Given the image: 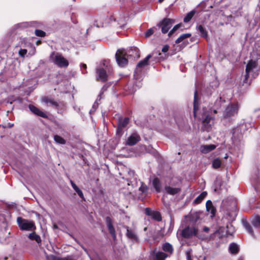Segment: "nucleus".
<instances>
[{"label":"nucleus","mask_w":260,"mask_h":260,"mask_svg":"<svg viewBox=\"0 0 260 260\" xmlns=\"http://www.w3.org/2000/svg\"><path fill=\"white\" fill-rule=\"evenodd\" d=\"M101 95H102V93H101L99 95L97 99L96 100L95 102L93 104V105L92 106L93 111H94L96 110V108L98 107V105L99 104V101H100L101 100V98H101Z\"/></svg>","instance_id":"e433bc0d"},{"label":"nucleus","mask_w":260,"mask_h":260,"mask_svg":"<svg viewBox=\"0 0 260 260\" xmlns=\"http://www.w3.org/2000/svg\"><path fill=\"white\" fill-rule=\"evenodd\" d=\"M174 23V20L173 19L166 18L158 23L157 26L161 28V32L163 34H166L172 27Z\"/></svg>","instance_id":"9b49d317"},{"label":"nucleus","mask_w":260,"mask_h":260,"mask_svg":"<svg viewBox=\"0 0 260 260\" xmlns=\"http://www.w3.org/2000/svg\"><path fill=\"white\" fill-rule=\"evenodd\" d=\"M152 185L157 192H159L161 190V185L160 180L157 178H155L152 180Z\"/></svg>","instance_id":"4be33fe9"},{"label":"nucleus","mask_w":260,"mask_h":260,"mask_svg":"<svg viewBox=\"0 0 260 260\" xmlns=\"http://www.w3.org/2000/svg\"><path fill=\"white\" fill-rule=\"evenodd\" d=\"M61 258L54 255H52L50 257L51 260H61Z\"/></svg>","instance_id":"49530a36"},{"label":"nucleus","mask_w":260,"mask_h":260,"mask_svg":"<svg viewBox=\"0 0 260 260\" xmlns=\"http://www.w3.org/2000/svg\"><path fill=\"white\" fill-rule=\"evenodd\" d=\"M42 101L45 103L48 106H51L54 108H57L58 105L53 99L49 97H44Z\"/></svg>","instance_id":"412c9836"},{"label":"nucleus","mask_w":260,"mask_h":260,"mask_svg":"<svg viewBox=\"0 0 260 260\" xmlns=\"http://www.w3.org/2000/svg\"><path fill=\"white\" fill-rule=\"evenodd\" d=\"M13 125V124H9L8 126L9 127H11Z\"/></svg>","instance_id":"3c124183"},{"label":"nucleus","mask_w":260,"mask_h":260,"mask_svg":"<svg viewBox=\"0 0 260 260\" xmlns=\"http://www.w3.org/2000/svg\"><path fill=\"white\" fill-rule=\"evenodd\" d=\"M35 34L37 36L42 37H44L45 36L46 33L41 30L36 29L35 30Z\"/></svg>","instance_id":"58836bf2"},{"label":"nucleus","mask_w":260,"mask_h":260,"mask_svg":"<svg viewBox=\"0 0 260 260\" xmlns=\"http://www.w3.org/2000/svg\"><path fill=\"white\" fill-rule=\"evenodd\" d=\"M181 235L183 237L186 239L196 236L199 238H203L201 236L198 234V230L194 226H187L181 231Z\"/></svg>","instance_id":"1a4fd4ad"},{"label":"nucleus","mask_w":260,"mask_h":260,"mask_svg":"<svg viewBox=\"0 0 260 260\" xmlns=\"http://www.w3.org/2000/svg\"><path fill=\"white\" fill-rule=\"evenodd\" d=\"M191 249H188L186 251L185 254L187 260H192L191 255Z\"/></svg>","instance_id":"ea45409f"},{"label":"nucleus","mask_w":260,"mask_h":260,"mask_svg":"<svg viewBox=\"0 0 260 260\" xmlns=\"http://www.w3.org/2000/svg\"><path fill=\"white\" fill-rule=\"evenodd\" d=\"M28 107H29V109L30 110V111L32 113H34L35 114L38 115L39 116H41L42 117H44V118L47 117L46 114L44 112L41 111L40 109H39L38 108L36 107L35 106H34L32 105H29Z\"/></svg>","instance_id":"6ab92c4d"},{"label":"nucleus","mask_w":260,"mask_h":260,"mask_svg":"<svg viewBox=\"0 0 260 260\" xmlns=\"http://www.w3.org/2000/svg\"><path fill=\"white\" fill-rule=\"evenodd\" d=\"M54 140L56 143L59 144L63 145L66 143V141L63 138L57 135L54 136Z\"/></svg>","instance_id":"2f4dec72"},{"label":"nucleus","mask_w":260,"mask_h":260,"mask_svg":"<svg viewBox=\"0 0 260 260\" xmlns=\"http://www.w3.org/2000/svg\"><path fill=\"white\" fill-rule=\"evenodd\" d=\"M169 46L168 45H165L162 47L161 51L162 52L166 53L169 50Z\"/></svg>","instance_id":"a18cd8bd"},{"label":"nucleus","mask_w":260,"mask_h":260,"mask_svg":"<svg viewBox=\"0 0 260 260\" xmlns=\"http://www.w3.org/2000/svg\"><path fill=\"white\" fill-rule=\"evenodd\" d=\"M151 57L152 55L149 54L143 60L140 61L138 63L134 75V78L136 80H139L141 78L142 69L148 64V61Z\"/></svg>","instance_id":"6e6552de"},{"label":"nucleus","mask_w":260,"mask_h":260,"mask_svg":"<svg viewBox=\"0 0 260 260\" xmlns=\"http://www.w3.org/2000/svg\"><path fill=\"white\" fill-rule=\"evenodd\" d=\"M27 53V50L25 49H21L19 51V54L21 57H24Z\"/></svg>","instance_id":"a19ab883"},{"label":"nucleus","mask_w":260,"mask_h":260,"mask_svg":"<svg viewBox=\"0 0 260 260\" xmlns=\"http://www.w3.org/2000/svg\"><path fill=\"white\" fill-rule=\"evenodd\" d=\"M198 108V99L197 91L194 92V103H193V112L194 117L196 116V110Z\"/></svg>","instance_id":"c85d7f7f"},{"label":"nucleus","mask_w":260,"mask_h":260,"mask_svg":"<svg viewBox=\"0 0 260 260\" xmlns=\"http://www.w3.org/2000/svg\"><path fill=\"white\" fill-rule=\"evenodd\" d=\"M106 222L107 225V227H108V229L110 234H111V236L112 237L113 239L114 240H115L116 239L115 230L114 226H113L112 220L111 218L110 217L107 216L106 218Z\"/></svg>","instance_id":"f3484780"},{"label":"nucleus","mask_w":260,"mask_h":260,"mask_svg":"<svg viewBox=\"0 0 260 260\" xmlns=\"http://www.w3.org/2000/svg\"><path fill=\"white\" fill-rule=\"evenodd\" d=\"M152 212H153L151 211V210L149 208H146L145 210V213L147 215L152 216Z\"/></svg>","instance_id":"79ce46f5"},{"label":"nucleus","mask_w":260,"mask_h":260,"mask_svg":"<svg viewBox=\"0 0 260 260\" xmlns=\"http://www.w3.org/2000/svg\"><path fill=\"white\" fill-rule=\"evenodd\" d=\"M181 26V24H178L174 26V27L170 30V31L168 34L169 37H171L172 34H173Z\"/></svg>","instance_id":"4c0bfd02"},{"label":"nucleus","mask_w":260,"mask_h":260,"mask_svg":"<svg viewBox=\"0 0 260 260\" xmlns=\"http://www.w3.org/2000/svg\"><path fill=\"white\" fill-rule=\"evenodd\" d=\"M224 102V100H222L221 98L220 97L216 100L213 107L209 108L208 110L210 111L211 114H216L218 113V110L221 108L222 105Z\"/></svg>","instance_id":"4468645a"},{"label":"nucleus","mask_w":260,"mask_h":260,"mask_svg":"<svg viewBox=\"0 0 260 260\" xmlns=\"http://www.w3.org/2000/svg\"><path fill=\"white\" fill-rule=\"evenodd\" d=\"M239 250L238 245L235 243H233L230 244L229 247V251L231 253L236 254H237Z\"/></svg>","instance_id":"a878e982"},{"label":"nucleus","mask_w":260,"mask_h":260,"mask_svg":"<svg viewBox=\"0 0 260 260\" xmlns=\"http://www.w3.org/2000/svg\"><path fill=\"white\" fill-rule=\"evenodd\" d=\"M257 63L256 61L252 59L250 60L247 63L246 68L245 80H247L251 73L253 78H255L257 74L255 73V71L257 68Z\"/></svg>","instance_id":"9d476101"},{"label":"nucleus","mask_w":260,"mask_h":260,"mask_svg":"<svg viewBox=\"0 0 260 260\" xmlns=\"http://www.w3.org/2000/svg\"><path fill=\"white\" fill-rule=\"evenodd\" d=\"M80 68H81V70L82 71V72L83 74H85L86 72H84L83 71V70H86V68H87V66H86V64H84V63H81V65H80Z\"/></svg>","instance_id":"c03bdc74"},{"label":"nucleus","mask_w":260,"mask_h":260,"mask_svg":"<svg viewBox=\"0 0 260 260\" xmlns=\"http://www.w3.org/2000/svg\"><path fill=\"white\" fill-rule=\"evenodd\" d=\"M129 56H133L134 58L139 57V50L137 48L129 49L128 52L124 49H118L115 54L116 61L119 66L124 67L128 63Z\"/></svg>","instance_id":"f257e3e1"},{"label":"nucleus","mask_w":260,"mask_h":260,"mask_svg":"<svg viewBox=\"0 0 260 260\" xmlns=\"http://www.w3.org/2000/svg\"><path fill=\"white\" fill-rule=\"evenodd\" d=\"M28 238L31 240H35L38 244L41 242L40 236L36 234L35 232L30 233L28 235Z\"/></svg>","instance_id":"bb28decb"},{"label":"nucleus","mask_w":260,"mask_h":260,"mask_svg":"<svg viewBox=\"0 0 260 260\" xmlns=\"http://www.w3.org/2000/svg\"><path fill=\"white\" fill-rule=\"evenodd\" d=\"M198 29L200 33V36L203 38H207L208 32L205 28L202 25H199L198 26Z\"/></svg>","instance_id":"cd10ccee"},{"label":"nucleus","mask_w":260,"mask_h":260,"mask_svg":"<svg viewBox=\"0 0 260 260\" xmlns=\"http://www.w3.org/2000/svg\"><path fill=\"white\" fill-rule=\"evenodd\" d=\"M191 36L190 34H184L181 35L176 41L175 43L176 44H179L182 42H183L184 40L188 39Z\"/></svg>","instance_id":"c756f323"},{"label":"nucleus","mask_w":260,"mask_h":260,"mask_svg":"<svg viewBox=\"0 0 260 260\" xmlns=\"http://www.w3.org/2000/svg\"><path fill=\"white\" fill-rule=\"evenodd\" d=\"M209 229L208 227L205 226V227H204V228H203V231H204V232H208V231H209Z\"/></svg>","instance_id":"de8ad7c7"},{"label":"nucleus","mask_w":260,"mask_h":260,"mask_svg":"<svg viewBox=\"0 0 260 260\" xmlns=\"http://www.w3.org/2000/svg\"><path fill=\"white\" fill-rule=\"evenodd\" d=\"M105 69L100 67L96 69L98 80L106 81L108 80V74L107 72H110V67L108 65V61L104 60L103 62Z\"/></svg>","instance_id":"0eeeda50"},{"label":"nucleus","mask_w":260,"mask_h":260,"mask_svg":"<svg viewBox=\"0 0 260 260\" xmlns=\"http://www.w3.org/2000/svg\"><path fill=\"white\" fill-rule=\"evenodd\" d=\"M129 119L128 117L124 118L120 117L118 119L117 121V133L119 135H121L123 133V129L125 128L128 124Z\"/></svg>","instance_id":"f8f14e48"},{"label":"nucleus","mask_w":260,"mask_h":260,"mask_svg":"<svg viewBox=\"0 0 260 260\" xmlns=\"http://www.w3.org/2000/svg\"><path fill=\"white\" fill-rule=\"evenodd\" d=\"M162 248L163 250L169 254H172L173 252V248L172 245L169 243H165L163 244Z\"/></svg>","instance_id":"393cba45"},{"label":"nucleus","mask_w":260,"mask_h":260,"mask_svg":"<svg viewBox=\"0 0 260 260\" xmlns=\"http://www.w3.org/2000/svg\"><path fill=\"white\" fill-rule=\"evenodd\" d=\"M238 110L239 106L237 103L229 104L223 112V118L226 119L235 116L238 113Z\"/></svg>","instance_id":"423d86ee"},{"label":"nucleus","mask_w":260,"mask_h":260,"mask_svg":"<svg viewBox=\"0 0 260 260\" xmlns=\"http://www.w3.org/2000/svg\"><path fill=\"white\" fill-rule=\"evenodd\" d=\"M17 222L20 229L22 231H34L36 229L35 222L32 220L18 217Z\"/></svg>","instance_id":"20e7f679"},{"label":"nucleus","mask_w":260,"mask_h":260,"mask_svg":"<svg viewBox=\"0 0 260 260\" xmlns=\"http://www.w3.org/2000/svg\"><path fill=\"white\" fill-rule=\"evenodd\" d=\"M238 260H243L242 257H240Z\"/></svg>","instance_id":"864d4df0"},{"label":"nucleus","mask_w":260,"mask_h":260,"mask_svg":"<svg viewBox=\"0 0 260 260\" xmlns=\"http://www.w3.org/2000/svg\"><path fill=\"white\" fill-rule=\"evenodd\" d=\"M221 164V160L219 158L214 159L212 161V167L214 169L219 168L220 167Z\"/></svg>","instance_id":"72a5a7b5"},{"label":"nucleus","mask_w":260,"mask_h":260,"mask_svg":"<svg viewBox=\"0 0 260 260\" xmlns=\"http://www.w3.org/2000/svg\"><path fill=\"white\" fill-rule=\"evenodd\" d=\"M53 228L55 229H56L58 228V226L56 224H54L53 225Z\"/></svg>","instance_id":"8fccbe9b"},{"label":"nucleus","mask_w":260,"mask_h":260,"mask_svg":"<svg viewBox=\"0 0 260 260\" xmlns=\"http://www.w3.org/2000/svg\"><path fill=\"white\" fill-rule=\"evenodd\" d=\"M124 228L126 230L125 234L126 237L133 242H138V237L135 230L127 226H125Z\"/></svg>","instance_id":"2eb2a0df"},{"label":"nucleus","mask_w":260,"mask_h":260,"mask_svg":"<svg viewBox=\"0 0 260 260\" xmlns=\"http://www.w3.org/2000/svg\"><path fill=\"white\" fill-rule=\"evenodd\" d=\"M216 146L214 144L204 145L201 147V151L203 153H207L215 149Z\"/></svg>","instance_id":"aec40b11"},{"label":"nucleus","mask_w":260,"mask_h":260,"mask_svg":"<svg viewBox=\"0 0 260 260\" xmlns=\"http://www.w3.org/2000/svg\"><path fill=\"white\" fill-rule=\"evenodd\" d=\"M243 225L246 231L252 237H254L255 233L257 232L260 227V216L258 215L252 216L249 221L243 220Z\"/></svg>","instance_id":"f03ea898"},{"label":"nucleus","mask_w":260,"mask_h":260,"mask_svg":"<svg viewBox=\"0 0 260 260\" xmlns=\"http://www.w3.org/2000/svg\"><path fill=\"white\" fill-rule=\"evenodd\" d=\"M136 86H137L138 88H139L141 86V84L139 83V85H136Z\"/></svg>","instance_id":"09e8293b"},{"label":"nucleus","mask_w":260,"mask_h":260,"mask_svg":"<svg viewBox=\"0 0 260 260\" xmlns=\"http://www.w3.org/2000/svg\"><path fill=\"white\" fill-rule=\"evenodd\" d=\"M152 217L157 221H160L161 220V215L159 212L154 211L152 213Z\"/></svg>","instance_id":"f704fd0d"},{"label":"nucleus","mask_w":260,"mask_h":260,"mask_svg":"<svg viewBox=\"0 0 260 260\" xmlns=\"http://www.w3.org/2000/svg\"><path fill=\"white\" fill-rule=\"evenodd\" d=\"M167 255L161 251H157L155 249L150 253V260H165Z\"/></svg>","instance_id":"ddd939ff"},{"label":"nucleus","mask_w":260,"mask_h":260,"mask_svg":"<svg viewBox=\"0 0 260 260\" xmlns=\"http://www.w3.org/2000/svg\"><path fill=\"white\" fill-rule=\"evenodd\" d=\"M50 60L60 68H66L69 66L68 60L58 52H52L50 55Z\"/></svg>","instance_id":"39448f33"},{"label":"nucleus","mask_w":260,"mask_h":260,"mask_svg":"<svg viewBox=\"0 0 260 260\" xmlns=\"http://www.w3.org/2000/svg\"><path fill=\"white\" fill-rule=\"evenodd\" d=\"M207 193L206 191L202 192L195 200L194 203L196 204L200 203L202 200L206 197Z\"/></svg>","instance_id":"7c9ffc66"},{"label":"nucleus","mask_w":260,"mask_h":260,"mask_svg":"<svg viewBox=\"0 0 260 260\" xmlns=\"http://www.w3.org/2000/svg\"><path fill=\"white\" fill-rule=\"evenodd\" d=\"M141 138L137 132L133 133L128 138L126 143L129 146H133L140 141Z\"/></svg>","instance_id":"dca6fc26"},{"label":"nucleus","mask_w":260,"mask_h":260,"mask_svg":"<svg viewBox=\"0 0 260 260\" xmlns=\"http://www.w3.org/2000/svg\"><path fill=\"white\" fill-rule=\"evenodd\" d=\"M196 11L194 10L188 13L184 18V22L185 23L189 22L191 19L193 15H194Z\"/></svg>","instance_id":"473e14b6"},{"label":"nucleus","mask_w":260,"mask_h":260,"mask_svg":"<svg viewBox=\"0 0 260 260\" xmlns=\"http://www.w3.org/2000/svg\"><path fill=\"white\" fill-rule=\"evenodd\" d=\"M228 155H226V156H225L224 158H228Z\"/></svg>","instance_id":"5fc2aeb1"},{"label":"nucleus","mask_w":260,"mask_h":260,"mask_svg":"<svg viewBox=\"0 0 260 260\" xmlns=\"http://www.w3.org/2000/svg\"><path fill=\"white\" fill-rule=\"evenodd\" d=\"M214 114L210 112L207 109H204L202 115L203 128L205 131H209L214 124Z\"/></svg>","instance_id":"7ed1b4c3"},{"label":"nucleus","mask_w":260,"mask_h":260,"mask_svg":"<svg viewBox=\"0 0 260 260\" xmlns=\"http://www.w3.org/2000/svg\"><path fill=\"white\" fill-rule=\"evenodd\" d=\"M164 0H158L159 3H162Z\"/></svg>","instance_id":"603ef678"},{"label":"nucleus","mask_w":260,"mask_h":260,"mask_svg":"<svg viewBox=\"0 0 260 260\" xmlns=\"http://www.w3.org/2000/svg\"><path fill=\"white\" fill-rule=\"evenodd\" d=\"M206 206L207 210L208 212H210V213L212 214V216H214V215L215 214L216 210L213 206L212 202L210 200H208V201H207Z\"/></svg>","instance_id":"b1692460"},{"label":"nucleus","mask_w":260,"mask_h":260,"mask_svg":"<svg viewBox=\"0 0 260 260\" xmlns=\"http://www.w3.org/2000/svg\"><path fill=\"white\" fill-rule=\"evenodd\" d=\"M139 190L141 191L142 192H145L147 190V187L146 185L142 184L141 186L139 188Z\"/></svg>","instance_id":"37998d69"},{"label":"nucleus","mask_w":260,"mask_h":260,"mask_svg":"<svg viewBox=\"0 0 260 260\" xmlns=\"http://www.w3.org/2000/svg\"><path fill=\"white\" fill-rule=\"evenodd\" d=\"M164 191L166 193L170 195H175L181 191V188L179 187H172L170 186H166Z\"/></svg>","instance_id":"a211bd4d"},{"label":"nucleus","mask_w":260,"mask_h":260,"mask_svg":"<svg viewBox=\"0 0 260 260\" xmlns=\"http://www.w3.org/2000/svg\"><path fill=\"white\" fill-rule=\"evenodd\" d=\"M157 29L156 27H153L152 28H150L148 29L145 33V37L146 38L149 37L151 36L154 32L155 30Z\"/></svg>","instance_id":"c9c22d12"},{"label":"nucleus","mask_w":260,"mask_h":260,"mask_svg":"<svg viewBox=\"0 0 260 260\" xmlns=\"http://www.w3.org/2000/svg\"><path fill=\"white\" fill-rule=\"evenodd\" d=\"M70 183L72 185V187L74 189V190L77 192L78 196L82 199H84L83 193L82 190L76 185V184L72 181L70 180Z\"/></svg>","instance_id":"5701e85b"}]
</instances>
